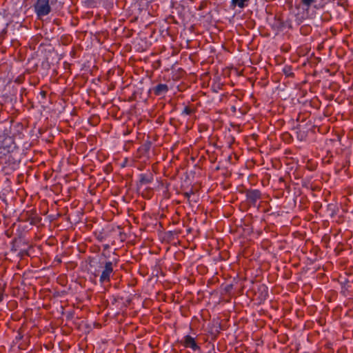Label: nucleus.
<instances>
[{
	"instance_id": "6e6552de",
	"label": "nucleus",
	"mask_w": 353,
	"mask_h": 353,
	"mask_svg": "<svg viewBox=\"0 0 353 353\" xmlns=\"http://www.w3.org/2000/svg\"><path fill=\"white\" fill-rule=\"evenodd\" d=\"M315 0H300L301 3L304 6L305 10H308Z\"/></svg>"
},
{
	"instance_id": "423d86ee",
	"label": "nucleus",
	"mask_w": 353,
	"mask_h": 353,
	"mask_svg": "<svg viewBox=\"0 0 353 353\" xmlns=\"http://www.w3.org/2000/svg\"><path fill=\"white\" fill-rule=\"evenodd\" d=\"M168 87L166 84L160 83L154 88V92L156 95H162L167 93Z\"/></svg>"
},
{
	"instance_id": "f257e3e1",
	"label": "nucleus",
	"mask_w": 353,
	"mask_h": 353,
	"mask_svg": "<svg viewBox=\"0 0 353 353\" xmlns=\"http://www.w3.org/2000/svg\"><path fill=\"white\" fill-rule=\"evenodd\" d=\"M16 148L15 143L12 137L0 134V154L6 155L12 152Z\"/></svg>"
},
{
	"instance_id": "39448f33",
	"label": "nucleus",
	"mask_w": 353,
	"mask_h": 353,
	"mask_svg": "<svg viewBox=\"0 0 353 353\" xmlns=\"http://www.w3.org/2000/svg\"><path fill=\"white\" fill-rule=\"evenodd\" d=\"M246 196L248 200L250 202L255 204L256 202L261 198V192L258 190H252L247 192Z\"/></svg>"
},
{
	"instance_id": "20e7f679",
	"label": "nucleus",
	"mask_w": 353,
	"mask_h": 353,
	"mask_svg": "<svg viewBox=\"0 0 353 353\" xmlns=\"http://www.w3.org/2000/svg\"><path fill=\"white\" fill-rule=\"evenodd\" d=\"M183 344L185 347L191 348L194 351L199 348L194 339L189 335H186L183 337Z\"/></svg>"
},
{
	"instance_id": "7ed1b4c3",
	"label": "nucleus",
	"mask_w": 353,
	"mask_h": 353,
	"mask_svg": "<svg viewBox=\"0 0 353 353\" xmlns=\"http://www.w3.org/2000/svg\"><path fill=\"white\" fill-rule=\"evenodd\" d=\"M113 272V263L112 261H107L105 263L104 269L101 272L99 281L101 283L110 281V276Z\"/></svg>"
},
{
	"instance_id": "1a4fd4ad",
	"label": "nucleus",
	"mask_w": 353,
	"mask_h": 353,
	"mask_svg": "<svg viewBox=\"0 0 353 353\" xmlns=\"http://www.w3.org/2000/svg\"><path fill=\"white\" fill-rule=\"evenodd\" d=\"M191 112H192V110L190 108L185 107L182 112V114H185V115H189L191 114Z\"/></svg>"
},
{
	"instance_id": "f03ea898",
	"label": "nucleus",
	"mask_w": 353,
	"mask_h": 353,
	"mask_svg": "<svg viewBox=\"0 0 353 353\" xmlns=\"http://www.w3.org/2000/svg\"><path fill=\"white\" fill-rule=\"evenodd\" d=\"M53 0H51V4ZM34 12L39 18H41L49 14L51 12L50 0H37L34 4Z\"/></svg>"
},
{
	"instance_id": "0eeeda50",
	"label": "nucleus",
	"mask_w": 353,
	"mask_h": 353,
	"mask_svg": "<svg viewBox=\"0 0 353 353\" xmlns=\"http://www.w3.org/2000/svg\"><path fill=\"white\" fill-rule=\"evenodd\" d=\"M249 0H231V6L244 8L248 5Z\"/></svg>"
}]
</instances>
